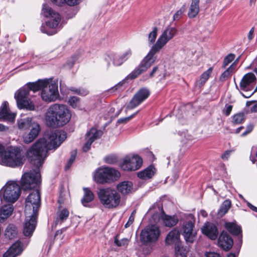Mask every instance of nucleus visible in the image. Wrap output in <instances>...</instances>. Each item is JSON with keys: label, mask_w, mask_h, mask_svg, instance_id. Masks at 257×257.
I'll use <instances>...</instances> for the list:
<instances>
[{"label": "nucleus", "mask_w": 257, "mask_h": 257, "mask_svg": "<svg viewBox=\"0 0 257 257\" xmlns=\"http://www.w3.org/2000/svg\"><path fill=\"white\" fill-rule=\"evenodd\" d=\"M64 132H52L49 134L48 140L41 138L27 151V154L32 165L36 169L25 173L22 176L21 185L24 190H31L37 187L41 183V174L39 168L44 163L49 150H55L66 139Z\"/></svg>", "instance_id": "nucleus-1"}, {"label": "nucleus", "mask_w": 257, "mask_h": 257, "mask_svg": "<svg viewBox=\"0 0 257 257\" xmlns=\"http://www.w3.org/2000/svg\"><path fill=\"white\" fill-rule=\"evenodd\" d=\"M40 90H42V99L47 102L55 100L59 95L58 84L55 82L49 81L47 79L29 82L15 93L14 97L18 107L20 109L28 111H37L34 102L29 98V96L31 90L35 92Z\"/></svg>", "instance_id": "nucleus-2"}, {"label": "nucleus", "mask_w": 257, "mask_h": 257, "mask_svg": "<svg viewBox=\"0 0 257 257\" xmlns=\"http://www.w3.org/2000/svg\"><path fill=\"white\" fill-rule=\"evenodd\" d=\"M177 31V29L174 27H167L160 36L156 43L152 47L148 55L141 61L138 67L129 77L134 78L146 71L155 63L156 59L154 56L155 54L173 38Z\"/></svg>", "instance_id": "nucleus-3"}, {"label": "nucleus", "mask_w": 257, "mask_h": 257, "mask_svg": "<svg viewBox=\"0 0 257 257\" xmlns=\"http://www.w3.org/2000/svg\"><path fill=\"white\" fill-rule=\"evenodd\" d=\"M40 205V192L37 190L30 193L26 199V220L23 229V233L26 236H32L35 229Z\"/></svg>", "instance_id": "nucleus-4"}, {"label": "nucleus", "mask_w": 257, "mask_h": 257, "mask_svg": "<svg viewBox=\"0 0 257 257\" xmlns=\"http://www.w3.org/2000/svg\"><path fill=\"white\" fill-rule=\"evenodd\" d=\"M25 161L22 148L21 147L10 146L4 152L0 163L6 166L15 168L22 166Z\"/></svg>", "instance_id": "nucleus-5"}, {"label": "nucleus", "mask_w": 257, "mask_h": 257, "mask_svg": "<svg viewBox=\"0 0 257 257\" xmlns=\"http://www.w3.org/2000/svg\"><path fill=\"white\" fill-rule=\"evenodd\" d=\"M97 194L100 202L106 208H115L120 202V195L111 188H100Z\"/></svg>", "instance_id": "nucleus-6"}, {"label": "nucleus", "mask_w": 257, "mask_h": 257, "mask_svg": "<svg viewBox=\"0 0 257 257\" xmlns=\"http://www.w3.org/2000/svg\"><path fill=\"white\" fill-rule=\"evenodd\" d=\"M21 189L19 185L15 181H8L0 190L2 201L13 203L19 198Z\"/></svg>", "instance_id": "nucleus-7"}, {"label": "nucleus", "mask_w": 257, "mask_h": 257, "mask_svg": "<svg viewBox=\"0 0 257 257\" xmlns=\"http://www.w3.org/2000/svg\"><path fill=\"white\" fill-rule=\"evenodd\" d=\"M120 177L119 172L114 168L100 167L95 171L94 179L98 183L104 184L114 182Z\"/></svg>", "instance_id": "nucleus-8"}, {"label": "nucleus", "mask_w": 257, "mask_h": 257, "mask_svg": "<svg viewBox=\"0 0 257 257\" xmlns=\"http://www.w3.org/2000/svg\"><path fill=\"white\" fill-rule=\"evenodd\" d=\"M159 227L156 225L147 226L142 230L140 234V240L143 243L155 242L158 240L160 235Z\"/></svg>", "instance_id": "nucleus-9"}, {"label": "nucleus", "mask_w": 257, "mask_h": 257, "mask_svg": "<svg viewBox=\"0 0 257 257\" xmlns=\"http://www.w3.org/2000/svg\"><path fill=\"white\" fill-rule=\"evenodd\" d=\"M42 13L45 17L49 18L50 20L46 22V25L50 28H55L59 24L61 17L59 13L55 12L47 4H44Z\"/></svg>", "instance_id": "nucleus-10"}, {"label": "nucleus", "mask_w": 257, "mask_h": 257, "mask_svg": "<svg viewBox=\"0 0 257 257\" xmlns=\"http://www.w3.org/2000/svg\"><path fill=\"white\" fill-rule=\"evenodd\" d=\"M150 95L149 90L145 88L140 89L134 96L126 106L127 110L134 108L146 99Z\"/></svg>", "instance_id": "nucleus-11"}, {"label": "nucleus", "mask_w": 257, "mask_h": 257, "mask_svg": "<svg viewBox=\"0 0 257 257\" xmlns=\"http://www.w3.org/2000/svg\"><path fill=\"white\" fill-rule=\"evenodd\" d=\"M256 81V76L253 73H247L243 76L240 81V89L243 91H248L255 84Z\"/></svg>", "instance_id": "nucleus-12"}, {"label": "nucleus", "mask_w": 257, "mask_h": 257, "mask_svg": "<svg viewBox=\"0 0 257 257\" xmlns=\"http://www.w3.org/2000/svg\"><path fill=\"white\" fill-rule=\"evenodd\" d=\"M130 161L131 165L127 167L123 165L122 170L126 171H133L138 170L142 165L143 160L138 155H134L132 157H125V161Z\"/></svg>", "instance_id": "nucleus-13"}, {"label": "nucleus", "mask_w": 257, "mask_h": 257, "mask_svg": "<svg viewBox=\"0 0 257 257\" xmlns=\"http://www.w3.org/2000/svg\"><path fill=\"white\" fill-rule=\"evenodd\" d=\"M194 226V223L191 220L185 222L183 225V235L187 242L192 243L195 239L196 232H194L193 230Z\"/></svg>", "instance_id": "nucleus-14"}, {"label": "nucleus", "mask_w": 257, "mask_h": 257, "mask_svg": "<svg viewBox=\"0 0 257 257\" xmlns=\"http://www.w3.org/2000/svg\"><path fill=\"white\" fill-rule=\"evenodd\" d=\"M203 234L211 240H215L218 235V231L216 225L211 222H207L201 228Z\"/></svg>", "instance_id": "nucleus-15"}, {"label": "nucleus", "mask_w": 257, "mask_h": 257, "mask_svg": "<svg viewBox=\"0 0 257 257\" xmlns=\"http://www.w3.org/2000/svg\"><path fill=\"white\" fill-rule=\"evenodd\" d=\"M218 244L223 250L228 251L232 247L233 241L227 232L223 231L218 238Z\"/></svg>", "instance_id": "nucleus-16"}, {"label": "nucleus", "mask_w": 257, "mask_h": 257, "mask_svg": "<svg viewBox=\"0 0 257 257\" xmlns=\"http://www.w3.org/2000/svg\"><path fill=\"white\" fill-rule=\"evenodd\" d=\"M40 126L38 123H34L30 132L23 136V141L26 144L32 142L38 136L40 132Z\"/></svg>", "instance_id": "nucleus-17"}, {"label": "nucleus", "mask_w": 257, "mask_h": 257, "mask_svg": "<svg viewBox=\"0 0 257 257\" xmlns=\"http://www.w3.org/2000/svg\"><path fill=\"white\" fill-rule=\"evenodd\" d=\"M132 55V51L130 49L127 50L121 55H118L115 54H111L109 55L110 59L113 61V63L115 66H120L125 62Z\"/></svg>", "instance_id": "nucleus-18"}, {"label": "nucleus", "mask_w": 257, "mask_h": 257, "mask_svg": "<svg viewBox=\"0 0 257 257\" xmlns=\"http://www.w3.org/2000/svg\"><path fill=\"white\" fill-rule=\"evenodd\" d=\"M23 251L22 243L17 241L12 245L9 249L4 254L3 257H16Z\"/></svg>", "instance_id": "nucleus-19"}, {"label": "nucleus", "mask_w": 257, "mask_h": 257, "mask_svg": "<svg viewBox=\"0 0 257 257\" xmlns=\"http://www.w3.org/2000/svg\"><path fill=\"white\" fill-rule=\"evenodd\" d=\"M116 189L122 195H127L133 192V184L131 181H124L117 185Z\"/></svg>", "instance_id": "nucleus-20"}, {"label": "nucleus", "mask_w": 257, "mask_h": 257, "mask_svg": "<svg viewBox=\"0 0 257 257\" xmlns=\"http://www.w3.org/2000/svg\"><path fill=\"white\" fill-rule=\"evenodd\" d=\"M180 232L177 228H174L167 234L165 241L167 244H176L180 240Z\"/></svg>", "instance_id": "nucleus-21"}, {"label": "nucleus", "mask_w": 257, "mask_h": 257, "mask_svg": "<svg viewBox=\"0 0 257 257\" xmlns=\"http://www.w3.org/2000/svg\"><path fill=\"white\" fill-rule=\"evenodd\" d=\"M69 215V211L66 208H60L59 207L58 210L56 213V218L55 220V224L56 225L62 224L66 221Z\"/></svg>", "instance_id": "nucleus-22"}, {"label": "nucleus", "mask_w": 257, "mask_h": 257, "mask_svg": "<svg viewBox=\"0 0 257 257\" xmlns=\"http://www.w3.org/2000/svg\"><path fill=\"white\" fill-rule=\"evenodd\" d=\"M13 210L14 208L12 204L3 206L0 209V222L4 221L9 217L12 215Z\"/></svg>", "instance_id": "nucleus-23"}, {"label": "nucleus", "mask_w": 257, "mask_h": 257, "mask_svg": "<svg viewBox=\"0 0 257 257\" xmlns=\"http://www.w3.org/2000/svg\"><path fill=\"white\" fill-rule=\"evenodd\" d=\"M191 3L188 12L189 18H195L198 14L200 10V0H191Z\"/></svg>", "instance_id": "nucleus-24"}, {"label": "nucleus", "mask_w": 257, "mask_h": 257, "mask_svg": "<svg viewBox=\"0 0 257 257\" xmlns=\"http://www.w3.org/2000/svg\"><path fill=\"white\" fill-rule=\"evenodd\" d=\"M83 191L84 194L82 199H81V203L83 206L86 207L87 206L88 203L93 200L94 195L90 189L88 188H84Z\"/></svg>", "instance_id": "nucleus-25"}, {"label": "nucleus", "mask_w": 257, "mask_h": 257, "mask_svg": "<svg viewBox=\"0 0 257 257\" xmlns=\"http://www.w3.org/2000/svg\"><path fill=\"white\" fill-rule=\"evenodd\" d=\"M154 169L152 167H149L146 169L139 172L138 173V177L143 180L150 179L154 175Z\"/></svg>", "instance_id": "nucleus-26"}, {"label": "nucleus", "mask_w": 257, "mask_h": 257, "mask_svg": "<svg viewBox=\"0 0 257 257\" xmlns=\"http://www.w3.org/2000/svg\"><path fill=\"white\" fill-rule=\"evenodd\" d=\"M213 71V68L210 67L206 71L204 72L201 75L198 81H196V84L199 87H201L209 79Z\"/></svg>", "instance_id": "nucleus-27"}, {"label": "nucleus", "mask_w": 257, "mask_h": 257, "mask_svg": "<svg viewBox=\"0 0 257 257\" xmlns=\"http://www.w3.org/2000/svg\"><path fill=\"white\" fill-rule=\"evenodd\" d=\"M47 112H68V110L66 105L55 103L49 107Z\"/></svg>", "instance_id": "nucleus-28"}, {"label": "nucleus", "mask_w": 257, "mask_h": 257, "mask_svg": "<svg viewBox=\"0 0 257 257\" xmlns=\"http://www.w3.org/2000/svg\"><path fill=\"white\" fill-rule=\"evenodd\" d=\"M163 221L166 226L171 227L177 224L178 218L176 215H165L163 217Z\"/></svg>", "instance_id": "nucleus-29"}, {"label": "nucleus", "mask_w": 257, "mask_h": 257, "mask_svg": "<svg viewBox=\"0 0 257 257\" xmlns=\"http://www.w3.org/2000/svg\"><path fill=\"white\" fill-rule=\"evenodd\" d=\"M102 134L103 132L102 131L92 127L87 133L86 138L90 140H92L93 142H94L95 140L101 137Z\"/></svg>", "instance_id": "nucleus-30"}, {"label": "nucleus", "mask_w": 257, "mask_h": 257, "mask_svg": "<svg viewBox=\"0 0 257 257\" xmlns=\"http://www.w3.org/2000/svg\"><path fill=\"white\" fill-rule=\"evenodd\" d=\"M46 124L52 127H57L58 126V122L56 113H50L46 117Z\"/></svg>", "instance_id": "nucleus-31"}, {"label": "nucleus", "mask_w": 257, "mask_h": 257, "mask_svg": "<svg viewBox=\"0 0 257 257\" xmlns=\"http://www.w3.org/2000/svg\"><path fill=\"white\" fill-rule=\"evenodd\" d=\"M236 66L235 63H232L225 71L220 76L219 81L223 82L227 80L231 76Z\"/></svg>", "instance_id": "nucleus-32"}, {"label": "nucleus", "mask_w": 257, "mask_h": 257, "mask_svg": "<svg viewBox=\"0 0 257 257\" xmlns=\"http://www.w3.org/2000/svg\"><path fill=\"white\" fill-rule=\"evenodd\" d=\"M58 122V126H62L70 119L71 113H56Z\"/></svg>", "instance_id": "nucleus-33"}, {"label": "nucleus", "mask_w": 257, "mask_h": 257, "mask_svg": "<svg viewBox=\"0 0 257 257\" xmlns=\"http://www.w3.org/2000/svg\"><path fill=\"white\" fill-rule=\"evenodd\" d=\"M231 202L229 199H226L223 201L221 204L219 210L218 211V215L220 217L225 215L231 207Z\"/></svg>", "instance_id": "nucleus-34"}, {"label": "nucleus", "mask_w": 257, "mask_h": 257, "mask_svg": "<svg viewBox=\"0 0 257 257\" xmlns=\"http://www.w3.org/2000/svg\"><path fill=\"white\" fill-rule=\"evenodd\" d=\"M225 227L230 233L234 235H238L241 231L240 227L233 223H226L225 224Z\"/></svg>", "instance_id": "nucleus-35"}, {"label": "nucleus", "mask_w": 257, "mask_h": 257, "mask_svg": "<svg viewBox=\"0 0 257 257\" xmlns=\"http://www.w3.org/2000/svg\"><path fill=\"white\" fill-rule=\"evenodd\" d=\"M32 123V119L27 118V119H21L18 121V127L20 129H28L32 128L33 124Z\"/></svg>", "instance_id": "nucleus-36"}, {"label": "nucleus", "mask_w": 257, "mask_h": 257, "mask_svg": "<svg viewBox=\"0 0 257 257\" xmlns=\"http://www.w3.org/2000/svg\"><path fill=\"white\" fill-rule=\"evenodd\" d=\"M54 4L59 6H62L67 4L70 6H73L78 4L80 0H51Z\"/></svg>", "instance_id": "nucleus-37"}, {"label": "nucleus", "mask_w": 257, "mask_h": 257, "mask_svg": "<svg viewBox=\"0 0 257 257\" xmlns=\"http://www.w3.org/2000/svg\"><path fill=\"white\" fill-rule=\"evenodd\" d=\"M18 232L17 229L14 224H9L6 229L5 235L9 239H12L15 237Z\"/></svg>", "instance_id": "nucleus-38"}, {"label": "nucleus", "mask_w": 257, "mask_h": 257, "mask_svg": "<svg viewBox=\"0 0 257 257\" xmlns=\"http://www.w3.org/2000/svg\"><path fill=\"white\" fill-rule=\"evenodd\" d=\"M138 67V66L137 67H136L130 74H129L126 77L125 79H124L123 80H122V81H120L119 82H118L117 84H116L114 86L112 87L111 89H110V90L112 91V92H114L115 91H116L117 90H121L122 89V87H123V85L124 84V83H125L126 80H127V79H131V80H133V79H135V78H137L135 77V78H132V77H129L130 75H131V74L134 72L135 71V70ZM139 76H137V77H138Z\"/></svg>", "instance_id": "nucleus-39"}, {"label": "nucleus", "mask_w": 257, "mask_h": 257, "mask_svg": "<svg viewBox=\"0 0 257 257\" xmlns=\"http://www.w3.org/2000/svg\"><path fill=\"white\" fill-rule=\"evenodd\" d=\"M68 89L74 93L82 96H85L89 93V91L87 89L83 87L76 88L74 87H70Z\"/></svg>", "instance_id": "nucleus-40"}, {"label": "nucleus", "mask_w": 257, "mask_h": 257, "mask_svg": "<svg viewBox=\"0 0 257 257\" xmlns=\"http://www.w3.org/2000/svg\"><path fill=\"white\" fill-rule=\"evenodd\" d=\"M16 113H0V120L13 122Z\"/></svg>", "instance_id": "nucleus-41"}, {"label": "nucleus", "mask_w": 257, "mask_h": 257, "mask_svg": "<svg viewBox=\"0 0 257 257\" xmlns=\"http://www.w3.org/2000/svg\"><path fill=\"white\" fill-rule=\"evenodd\" d=\"M78 59V55H74L72 56H71L70 58H69L66 63H65L63 65V67L64 68H67V69H71L74 66L75 63L77 61V60Z\"/></svg>", "instance_id": "nucleus-42"}, {"label": "nucleus", "mask_w": 257, "mask_h": 257, "mask_svg": "<svg viewBox=\"0 0 257 257\" xmlns=\"http://www.w3.org/2000/svg\"><path fill=\"white\" fill-rule=\"evenodd\" d=\"M158 29L157 27H155L153 28L152 31H151L148 35V42L150 45L153 44L157 38Z\"/></svg>", "instance_id": "nucleus-43"}, {"label": "nucleus", "mask_w": 257, "mask_h": 257, "mask_svg": "<svg viewBox=\"0 0 257 257\" xmlns=\"http://www.w3.org/2000/svg\"><path fill=\"white\" fill-rule=\"evenodd\" d=\"M244 119V113H235L233 116V123L234 124H239Z\"/></svg>", "instance_id": "nucleus-44"}, {"label": "nucleus", "mask_w": 257, "mask_h": 257, "mask_svg": "<svg viewBox=\"0 0 257 257\" xmlns=\"http://www.w3.org/2000/svg\"><path fill=\"white\" fill-rule=\"evenodd\" d=\"M235 58V55L229 54L227 55L223 60L222 68H225L230 63H231Z\"/></svg>", "instance_id": "nucleus-45"}, {"label": "nucleus", "mask_w": 257, "mask_h": 257, "mask_svg": "<svg viewBox=\"0 0 257 257\" xmlns=\"http://www.w3.org/2000/svg\"><path fill=\"white\" fill-rule=\"evenodd\" d=\"M185 11V5H183L173 16V20L177 21L181 19L182 14Z\"/></svg>", "instance_id": "nucleus-46"}, {"label": "nucleus", "mask_w": 257, "mask_h": 257, "mask_svg": "<svg viewBox=\"0 0 257 257\" xmlns=\"http://www.w3.org/2000/svg\"><path fill=\"white\" fill-rule=\"evenodd\" d=\"M104 161L107 164H113L117 162V158L115 156L110 155L105 157Z\"/></svg>", "instance_id": "nucleus-47"}, {"label": "nucleus", "mask_w": 257, "mask_h": 257, "mask_svg": "<svg viewBox=\"0 0 257 257\" xmlns=\"http://www.w3.org/2000/svg\"><path fill=\"white\" fill-rule=\"evenodd\" d=\"M187 251L183 247H178L176 251V257H187Z\"/></svg>", "instance_id": "nucleus-48"}, {"label": "nucleus", "mask_w": 257, "mask_h": 257, "mask_svg": "<svg viewBox=\"0 0 257 257\" xmlns=\"http://www.w3.org/2000/svg\"><path fill=\"white\" fill-rule=\"evenodd\" d=\"M79 98L77 96H71L69 98L68 102L69 104L73 108H75L77 106V104L79 101Z\"/></svg>", "instance_id": "nucleus-49"}, {"label": "nucleus", "mask_w": 257, "mask_h": 257, "mask_svg": "<svg viewBox=\"0 0 257 257\" xmlns=\"http://www.w3.org/2000/svg\"><path fill=\"white\" fill-rule=\"evenodd\" d=\"M135 116V114L133 113L132 115H130L127 117H125L123 118H120L118 119L117 121V123L120 124V123H123L125 124L128 122L131 119H132L133 118H134Z\"/></svg>", "instance_id": "nucleus-50"}, {"label": "nucleus", "mask_w": 257, "mask_h": 257, "mask_svg": "<svg viewBox=\"0 0 257 257\" xmlns=\"http://www.w3.org/2000/svg\"><path fill=\"white\" fill-rule=\"evenodd\" d=\"M10 109L8 102L7 101H4L0 107V112H10Z\"/></svg>", "instance_id": "nucleus-51"}, {"label": "nucleus", "mask_w": 257, "mask_h": 257, "mask_svg": "<svg viewBox=\"0 0 257 257\" xmlns=\"http://www.w3.org/2000/svg\"><path fill=\"white\" fill-rule=\"evenodd\" d=\"M66 230V228H62L60 230H57L54 236L55 240H62L63 238L64 235H63V233Z\"/></svg>", "instance_id": "nucleus-52"}, {"label": "nucleus", "mask_w": 257, "mask_h": 257, "mask_svg": "<svg viewBox=\"0 0 257 257\" xmlns=\"http://www.w3.org/2000/svg\"><path fill=\"white\" fill-rule=\"evenodd\" d=\"M128 240L126 238H123L121 240L115 239L114 243L118 246H121L127 244Z\"/></svg>", "instance_id": "nucleus-53"}, {"label": "nucleus", "mask_w": 257, "mask_h": 257, "mask_svg": "<svg viewBox=\"0 0 257 257\" xmlns=\"http://www.w3.org/2000/svg\"><path fill=\"white\" fill-rule=\"evenodd\" d=\"M76 155V152H75L74 154H72L71 155L70 158L68 161L67 165L66 166V170L68 169L70 167V166L72 165V164L73 163L74 161L75 160Z\"/></svg>", "instance_id": "nucleus-54"}, {"label": "nucleus", "mask_w": 257, "mask_h": 257, "mask_svg": "<svg viewBox=\"0 0 257 257\" xmlns=\"http://www.w3.org/2000/svg\"><path fill=\"white\" fill-rule=\"evenodd\" d=\"M93 140H90L89 139H87V142L85 144L83 147V150L84 152H87L90 148L92 143H93Z\"/></svg>", "instance_id": "nucleus-55"}, {"label": "nucleus", "mask_w": 257, "mask_h": 257, "mask_svg": "<svg viewBox=\"0 0 257 257\" xmlns=\"http://www.w3.org/2000/svg\"><path fill=\"white\" fill-rule=\"evenodd\" d=\"M254 126L251 124H249L246 126V131L243 133L241 135L242 137H244L247 134H249L253 130Z\"/></svg>", "instance_id": "nucleus-56"}, {"label": "nucleus", "mask_w": 257, "mask_h": 257, "mask_svg": "<svg viewBox=\"0 0 257 257\" xmlns=\"http://www.w3.org/2000/svg\"><path fill=\"white\" fill-rule=\"evenodd\" d=\"M176 116L178 118V121L180 123L183 124L186 122V119L184 118L183 113H177Z\"/></svg>", "instance_id": "nucleus-57"}, {"label": "nucleus", "mask_w": 257, "mask_h": 257, "mask_svg": "<svg viewBox=\"0 0 257 257\" xmlns=\"http://www.w3.org/2000/svg\"><path fill=\"white\" fill-rule=\"evenodd\" d=\"M205 257H221L218 253L214 252H206L205 253Z\"/></svg>", "instance_id": "nucleus-58"}, {"label": "nucleus", "mask_w": 257, "mask_h": 257, "mask_svg": "<svg viewBox=\"0 0 257 257\" xmlns=\"http://www.w3.org/2000/svg\"><path fill=\"white\" fill-rule=\"evenodd\" d=\"M232 152V151L230 150H227L222 155H221V158L223 160H227L229 158L231 153Z\"/></svg>", "instance_id": "nucleus-59"}, {"label": "nucleus", "mask_w": 257, "mask_h": 257, "mask_svg": "<svg viewBox=\"0 0 257 257\" xmlns=\"http://www.w3.org/2000/svg\"><path fill=\"white\" fill-rule=\"evenodd\" d=\"M233 106L230 104H226L224 108V112H230L232 111Z\"/></svg>", "instance_id": "nucleus-60"}, {"label": "nucleus", "mask_w": 257, "mask_h": 257, "mask_svg": "<svg viewBox=\"0 0 257 257\" xmlns=\"http://www.w3.org/2000/svg\"><path fill=\"white\" fill-rule=\"evenodd\" d=\"M131 165L130 161H125V157L123 159L122 162L120 163L119 166L121 168V169L122 170V166L123 165L126 166L127 167H128Z\"/></svg>", "instance_id": "nucleus-61"}, {"label": "nucleus", "mask_w": 257, "mask_h": 257, "mask_svg": "<svg viewBox=\"0 0 257 257\" xmlns=\"http://www.w3.org/2000/svg\"><path fill=\"white\" fill-rule=\"evenodd\" d=\"M253 33H254V28H251V29L250 30L247 38L249 41L252 39L253 36Z\"/></svg>", "instance_id": "nucleus-62"}, {"label": "nucleus", "mask_w": 257, "mask_h": 257, "mask_svg": "<svg viewBox=\"0 0 257 257\" xmlns=\"http://www.w3.org/2000/svg\"><path fill=\"white\" fill-rule=\"evenodd\" d=\"M247 205L251 210L257 212V207H256L253 206V205H252L251 203H250L248 202L247 203Z\"/></svg>", "instance_id": "nucleus-63"}, {"label": "nucleus", "mask_w": 257, "mask_h": 257, "mask_svg": "<svg viewBox=\"0 0 257 257\" xmlns=\"http://www.w3.org/2000/svg\"><path fill=\"white\" fill-rule=\"evenodd\" d=\"M41 31L42 32L44 33H46L48 35H52V33H50L48 31H47L45 28V26L44 25H42L41 27Z\"/></svg>", "instance_id": "nucleus-64"}]
</instances>
